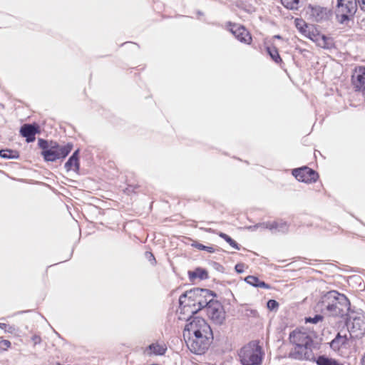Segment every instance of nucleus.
<instances>
[{
  "label": "nucleus",
  "mask_w": 365,
  "mask_h": 365,
  "mask_svg": "<svg viewBox=\"0 0 365 365\" xmlns=\"http://www.w3.org/2000/svg\"><path fill=\"white\" fill-rule=\"evenodd\" d=\"M213 266H214V267H215L217 270H218V271H220V272H222V271H223V269H224V268H223V267H222L220 264H219V263H217V262H214Z\"/></svg>",
  "instance_id": "e433bc0d"
},
{
  "label": "nucleus",
  "mask_w": 365,
  "mask_h": 365,
  "mask_svg": "<svg viewBox=\"0 0 365 365\" xmlns=\"http://www.w3.org/2000/svg\"><path fill=\"white\" fill-rule=\"evenodd\" d=\"M350 305L348 298L344 294L335 290L322 294L317 303V307L322 313L339 317H343L350 312Z\"/></svg>",
  "instance_id": "7ed1b4c3"
},
{
  "label": "nucleus",
  "mask_w": 365,
  "mask_h": 365,
  "mask_svg": "<svg viewBox=\"0 0 365 365\" xmlns=\"http://www.w3.org/2000/svg\"><path fill=\"white\" fill-rule=\"evenodd\" d=\"M349 320H351L350 337L361 338L365 334V314L361 311L352 312L349 314Z\"/></svg>",
  "instance_id": "423d86ee"
},
{
  "label": "nucleus",
  "mask_w": 365,
  "mask_h": 365,
  "mask_svg": "<svg viewBox=\"0 0 365 365\" xmlns=\"http://www.w3.org/2000/svg\"><path fill=\"white\" fill-rule=\"evenodd\" d=\"M38 145L41 149V154L43 159L50 162L65 158L73 149L72 143L61 145L56 141H48L42 138L38 139Z\"/></svg>",
  "instance_id": "20e7f679"
},
{
  "label": "nucleus",
  "mask_w": 365,
  "mask_h": 365,
  "mask_svg": "<svg viewBox=\"0 0 365 365\" xmlns=\"http://www.w3.org/2000/svg\"><path fill=\"white\" fill-rule=\"evenodd\" d=\"M349 338L346 334L341 335L339 332L334 339L330 342V347L334 351H339L342 346L348 344Z\"/></svg>",
  "instance_id": "a211bd4d"
},
{
  "label": "nucleus",
  "mask_w": 365,
  "mask_h": 365,
  "mask_svg": "<svg viewBox=\"0 0 365 365\" xmlns=\"http://www.w3.org/2000/svg\"><path fill=\"white\" fill-rule=\"evenodd\" d=\"M207 315L216 325H222L225 321V311L222 304L217 299L211 301V303L205 308Z\"/></svg>",
  "instance_id": "0eeeda50"
},
{
  "label": "nucleus",
  "mask_w": 365,
  "mask_h": 365,
  "mask_svg": "<svg viewBox=\"0 0 365 365\" xmlns=\"http://www.w3.org/2000/svg\"><path fill=\"white\" fill-rule=\"evenodd\" d=\"M267 51L270 58L277 64L282 62V60L279 54L278 50L274 46H267Z\"/></svg>",
  "instance_id": "393cba45"
},
{
  "label": "nucleus",
  "mask_w": 365,
  "mask_h": 365,
  "mask_svg": "<svg viewBox=\"0 0 365 365\" xmlns=\"http://www.w3.org/2000/svg\"><path fill=\"white\" fill-rule=\"evenodd\" d=\"M167 348L163 344H160L158 343H153L149 345L145 351V353L148 355L155 354V355H164Z\"/></svg>",
  "instance_id": "6ab92c4d"
},
{
  "label": "nucleus",
  "mask_w": 365,
  "mask_h": 365,
  "mask_svg": "<svg viewBox=\"0 0 365 365\" xmlns=\"http://www.w3.org/2000/svg\"><path fill=\"white\" fill-rule=\"evenodd\" d=\"M0 157L4 159H18L19 153L16 150L1 149L0 150Z\"/></svg>",
  "instance_id": "b1692460"
},
{
  "label": "nucleus",
  "mask_w": 365,
  "mask_h": 365,
  "mask_svg": "<svg viewBox=\"0 0 365 365\" xmlns=\"http://www.w3.org/2000/svg\"><path fill=\"white\" fill-rule=\"evenodd\" d=\"M6 324L4 323H0V328L1 329H5L6 327Z\"/></svg>",
  "instance_id": "4c0bfd02"
},
{
  "label": "nucleus",
  "mask_w": 365,
  "mask_h": 365,
  "mask_svg": "<svg viewBox=\"0 0 365 365\" xmlns=\"http://www.w3.org/2000/svg\"><path fill=\"white\" fill-rule=\"evenodd\" d=\"M145 256L148 259L149 261H150V262L153 261L154 262H155V257H154V255H153L152 252H145Z\"/></svg>",
  "instance_id": "f704fd0d"
},
{
  "label": "nucleus",
  "mask_w": 365,
  "mask_h": 365,
  "mask_svg": "<svg viewBox=\"0 0 365 365\" xmlns=\"http://www.w3.org/2000/svg\"><path fill=\"white\" fill-rule=\"evenodd\" d=\"M279 306V303L275 299H269L267 302V307L269 311H277Z\"/></svg>",
  "instance_id": "7c9ffc66"
},
{
  "label": "nucleus",
  "mask_w": 365,
  "mask_h": 365,
  "mask_svg": "<svg viewBox=\"0 0 365 365\" xmlns=\"http://www.w3.org/2000/svg\"><path fill=\"white\" fill-rule=\"evenodd\" d=\"M282 4L290 10H297L299 7L300 0H280Z\"/></svg>",
  "instance_id": "a878e982"
},
{
  "label": "nucleus",
  "mask_w": 365,
  "mask_h": 365,
  "mask_svg": "<svg viewBox=\"0 0 365 365\" xmlns=\"http://www.w3.org/2000/svg\"><path fill=\"white\" fill-rule=\"evenodd\" d=\"M235 269L237 273H242L244 272V264H237L235 267Z\"/></svg>",
  "instance_id": "72a5a7b5"
},
{
  "label": "nucleus",
  "mask_w": 365,
  "mask_h": 365,
  "mask_svg": "<svg viewBox=\"0 0 365 365\" xmlns=\"http://www.w3.org/2000/svg\"><path fill=\"white\" fill-rule=\"evenodd\" d=\"M188 275L190 280L196 278L200 279H206L208 278L207 270L201 267H197L194 271H189Z\"/></svg>",
  "instance_id": "4be33fe9"
},
{
  "label": "nucleus",
  "mask_w": 365,
  "mask_h": 365,
  "mask_svg": "<svg viewBox=\"0 0 365 365\" xmlns=\"http://www.w3.org/2000/svg\"><path fill=\"white\" fill-rule=\"evenodd\" d=\"M354 88L356 91H365V67L358 66L354 69L351 76Z\"/></svg>",
  "instance_id": "f8f14e48"
},
{
  "label": "nucleus",
  "mask_w": 365,
  "mask_h": 365,
  "mask_svg": "<svg viewBox=\"0 0 365 365\" xmlns=\"http://www.w3.org/2000/svg\"><path fill=\"white\" fill-rule=\"evenodd\" d=\"M323 317L321 314H316L314 317H307L305 319V322L307 323H312V324H317L318 322L322 321Z\"/></svg>",
  "instance_id": "2f4dec72"
},
{
  "label": "nucleus",
  "mask_w": 365,
  "mask_h": 365,
  "mask_svg": "<svg viewBox=\"0 0 365 365\" xmlns=\"http://www.w3.org/2000/svg\"><path fill=\"white\" fill-rule=\"evenodd\" d=\"M197 14H198L199 15H202V12H200V11H198V13H197Z\"/></svg>",
  "instance_id": "a19ab883"
},
{
  "label": "nucleus",
  "mask_w": 365,
  "mask_h": 365,
  "mask_svg": "<svg viewBox=\"0 0 365 365\" xmlns=\"http://www.w3.org/2000/svg\"><path fill=\"white\" fill-rule=\"evenodd\" d=\"M290 343L294 347L289 353V358L303 361L314 360L313 349H317L312 333L305 329H296L289 336Z\"/></svg>",
  "instance_id": "f03ea898"
},
{
  "label": "nucleus",
  "mask_w": 365,
  "mask_h": 365,
  "mask_svg": "<svg viewBox=\"0 0 365 365\" xmlns=\"http://www.w3.org/2000/svg\"><path fill=\"white\" fill-rule=\"evenodd\" d=\"M197 297L195 307L197 306V308L195 311H192V313L205 309L211 303V301L215 299L217 294L210 289L201 288V292L197 294Z\"/></svg>",
  "instance_id": "9d476101"
},
{
  "label": "nucleus",
  "mask_w": 365,
  "mask_h": 365,
  "mask_svg": "<svg viewBox=\"0 0 365 365\" xmlns=\"http://www.w3.org/2000/svg\"><path fill=\"white\" fill-rule=\"evenodd\" d=\"M238 355L242 365H260L263 353L261 346L256 341H252L244 346Z\"/></svg>",
  "instance_id": "39448f33"
},
{
  "label": "nucleus",
  "mask_w": 365,
  "mask_h": 365,
  "mask_svg": "<svg viewBox=\"0 0 365 365\" xmlns=\"http://www.w3.org/2000/svg\"><path fill=\"white\" fill-rule=\"evenodd\" d=\"M360 9L365 12V0H357Z\"/></svg>",
  "instance_id": "c9c22d12"
},
{
  "label": "nucleus",
  "mask_w": 365,
  "mask_h": 365,
  "mask_svg": "<svg viewBox=\"0 0 365 365\" xmlns=\"http://www.w3.org/2000/svg\"><path fill=\"white\" fill-rule=\"evenodd\" d=\"M192 245L200 250H205L210 253H213L215 252V249L212 247L205 246L198 242H195Z\"/></svg>",
  "instance_id": "c756f323"
},
{
  "label": "nucleus",
  "mask_w": 365,
  "mask_h": 365,
  "mask_svg": "<svg viewBox=\"0 0 365 365\" xmlns=\"http://www.w3.org/2000/svg\"><path fill=\"white\" fill-rule=\"evenodd\" d=\"M357 0H337L338 13L341 11H347L351 14H354L357 9Z\"/></svg>",
  "instance_id": "dca6fc26"
},
{
  "label": "nucleus",
  "mask_w": 365,
  "mask_h": 365,
  "mask_svg": "<svg viewBox=\"0 0 365 365\" xmlns=\"http://www.w3.org/2000/svg\"><path fill=\"white\" fill-rule=\"evenodd\" d=\"M317 365H343L334 359L329 358L324 355H321L315 359Z\"/></svg>",
  "instance_id": "5701e85b"
},
{
  "label": "nucleus",
  "mask_w": 365,
  "mask_h": 365,
  "mask_svg": "<svg viewBox=\"0 0 365 365\" xmlns=\"http://www.w3.org/2000/svg\"><path fill=\"white\" fill-rule=\"evenodd\" d=\"M257 227L269 229L274 232L287 233L289 230V225L283 220L266 222L256 225Z\"/></svg>",
  "instance_id": "2eb2a0df"
},
{
  "label": "nucleus",
  "mask_w": 365,
  "mask_h": 365,
  "mask_svg": "<svg viewBox=\"0 0 365 365\" xmlns=\"http://www.w3.org/2000/svg\"><path fill=\"white\" fill-rule=\"evenodd\" d=\"M245 281L255 287H260L266 289H271V286L269 284L265 283L264 281H261L257 277L254 275H249L246 277Z\"/></svg>",
  "instance_id": "aec40b11"
},
{
  "label": "nucleus",
  "mask_w": 365,
  "mask_h": 365,
  "mask_svg": "<svg viewBox=\"0 0 365 365\" xmlns=\"http://www.w3.org/2000/svg\"><path fill=\"white\" fill-rule=\"evenodd\" d=\"M274 38H281V36L279 35H276V36H274Z\"/></svg>",
  "instance_id": "ea45409f"
},
{
  "label": "nucleus",
  "mask_w": 365,
  "mask_h": 365,
  "mask_svg": "<svg viewBox=\"0 0 365 365\" xmlns=\"http://www.w3.org/2000/svg\"><path fill=\"white\" fill-rule=\"evenodd\" d=\"M34 340L35 341V343H37V342H39L40 341V338L39 337H37V336H35L34 338Z\"/></svg>",
  "instance_id": "58836bf2"
},
{
  "label": "nucleus",
  "mask_w": 365,
  "mask_h": 365,
  "mask_svg": "<svg viewBox=\"0 0 365 365\" xmlns=\"http://www.w3.org/2000/svg\"><path fill=\"white\" fill-rule=\"evenodd\" d=\"M189 337L185 340L187 348L195 354H202L210 346L212 339V331L207 322L200 317H195L186 324L183 336Z\"/></svg>",
  "instance_id": "f257e3e1"
},
{
  "label": "nucleus",
  "mask_w": 365,
  "mask_h": 365,
  "mask_svg": "<svg viewBox=\"0 0 365 365\" xmlns=\"http://www.w3.org/2000/svg\"><path fill=\"white\" fill-rule=\"evenodd\" d=\"M11 346V342L9 340H1L0 341V350L6 351Z\"/></svg>",
  "instance_id": "473e14b6"
},
{
  "label": "nucleus",
  "mask_w": 365,
  "mask_h": 365,
  "mask_svg": "<svg viewBox=\"0 0 365 365\" xmlns=\"http://www.w3.org/2000/svg\"><path fill=\"white\" fill-rule=\"evenodd\" d=\"M201 292V288H194L182 294L179 298L180 307H195L197 295Z\"/></svg>",
  "instance_id": "ddd939ff"
},
{
  "label": "nucleus",
  "mask_w": 365,
  "mask_h": 365,
  "mask_svg": "<svg viewBox=\"0 0 365 365\" xmlns=\"http://www.w3.org/2000/svg\"><path fill=\"white\" fill-rule=\"evenodd\" d=\"M79 155V149L75 150L71 157L68 158L67 162L65 163V168L67 171L71 170H74L75 171H78L80 168V163L78 159Z\"/></svg>",
  "instance_id": "f3484780"
},
{
  "label": "nucleus",
  "mask_w": 365,
  "mask_h": 365,
  "mask_svg": "<svg viewBox=\"0 0 365 365\" xmlns=\"http://www.w3.org/2000/svg\"><path fill=\"white\" fill-rule=\"evenodd\" d=\"M349 15L352 16L351 13H348L347 11H341L339 14L338 13V9H336V16L339 19V21L341 24H344L346 21L349 20Z\"/></svg>",
  "instance_id": "c85d7f7f"
},
{
  "label": "nucleus",
  "mask_w": 365,
  "mask_h": 365,
  "mask_svg": "<svg viewBox=\"0 0 365 365\" xmlns=\"http://www.w3.org/2000/svg\"><path fill=\"white\" fill-rule=\"evenodd\" d=\"M308 37L316 43L317 46L324 49L331 50L335 48L334 38L319 33L309 32Z\"/></svg>",
  "instance_id": "9b49d317"
},
{
  "label": "nucleus",
  "mask_w": 365,
  "mask_h": 365,
  "mask_svg": "<svg viewBox=\"0 0 365 365\" xmlns=\"http://www.w3.org/2000/svg\"><path fill=\"white\" fill-rule=\"evenodd\" d=\"M295 25L297 29L302 33L305 34L307 33V25L302 19H297L295 20Z\"/></svg>",
  "instance_id": "cd10ccee"
},
{
  "label": "nucleus",
  "mask_w": 365,
  "mask_h": 365,
  "mask_svg": "<svg viewBox=\"0 0 365 365\" xmlns=\"http://www.w3.org/2000/svg\"><path fill=\"white\" fill-rule=\"evenodd\" d=\"M327 13L324 8L320 6H315L311 8L310 16L312 20L316 22H319L326 17Z\"/></svg>",
  "instance_id": "412c9836"
},
{
  "label": "nucleus",
  "mask_w": 365,
  "mask_h": 365,
  "mask_svg": "<svg viewBox=\"0 0 365 365\" xmlns=\"http://www.w3.org/2000/svg\"><path fill=\"white\" fill-rule=\"evenodd\" d=\"M40 133L39 125L36 123L24 124L20 128V134L26 138L27 143L34 142L36 134Z\"/></svg>",
  "instance_id": "4468645a"
},
{
  "label": "nucleus",
  "mask_w": 365,
  "mask_h": 365,
  "mask_svg": "<svg viewBox=\"0 0 365 365\" xmlns=\"http://www.w3.org/2000/svg\"><path fill=\"white\" fill-rule=\"evenodd\" d=\"M292 174L298 181L305 183L315 182L319 178L318 173L307 166L294 168Z\"/></svg>",
  "instance_id": "1a4fd4ad"
},
{
  "label": "nucleus",
  "mask_w": 365,
  "mask_h": 365,
  "mask_svg": "<svg viewBox=\"0 0 365 365\" xmlns=\"http://www.w3.org/2000/svg\"><path fill=\"white\" fill-rule=\"evenodd\" d=\"M225 27L240 42L246 44L251 43L252 40L251 34L244 26L228 21L227 22Z\"/></svg>",
  "instance_id": "6e6552de"
},
{
  "label": "nucleus",
  "mask_w": 365,
  "mask_h": 365,
  "mask_svg": "<svg viewBox=\"0 0 365 365\" xmlns=\"http://www.w3.org/2000/svg\"><path fill=\"white\" fill-rule=\"evenodd\" d=\"M219 236L221 238H222L223 240H225L233 248H235L237 250H240V245L237 242H235L232 238H231L229 235H227V234L223 233V232H220Z\"/></svg>",
  "instance_id": "bb28decb"
}]
</instances>
